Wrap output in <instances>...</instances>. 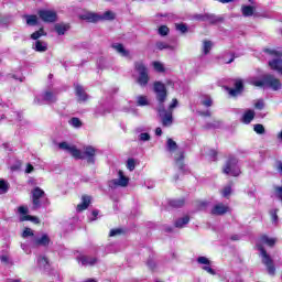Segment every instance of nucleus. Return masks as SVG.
<instances>
[{
	"label": "nucleus",
	"mask_w": 282,
	"mask_h": 282,
	"mask_svg": "<svg viewBox=\"0 0 282 282\" xmlns=\"http://www.w3.org/2000/svg\"><path fill=\"white\" fill-rule=\"evenodd\" d=\"M7 282H22L21 278L7 279Z\"/></svg>",
	"instance_id": "59"
},
{
	"label": "nucleus",
	"mask_w": 282,
	"mask_h": 282,
	"mask_svg": "<svg viewBox=\"0 0 282 282\" xmlns=\"http://www.w3.org/2000/svg\"><path fill=\"white\" fill-rule=\"evenodd\" d=\"M75 94L79 102H85L89 98V96L85 91V88L80 86V84H75Z\"/></svg>",
	"instance_id": "16"
},
{
	"label": "nucleus",
	"mask_w": 282,
	"mask_h": 282,
	"mask_svg": "<svg viewBox=\"0 0 282 282\" xmlns=\"http://www.w3.org/2000/svg\"><path fill=\"white\" fill-rule=\"evenodd\" d=\"M83 21H88L89 23H97V21H113L116 15L111 11H106L104 14L98 15L96 13L87 12L80 15Z\"/></svg>",
	"instance_id": "7"
},
{
	"label": "nucleus",
	"mask_w": 282,
	"mask_h": 282,
	"mask_svg": "<svg viewBox=\"0 0 282 282\" xmlns=\"http://www.w3.org/2000/svg\"><path fill=\"white\" fill-rule=\"evenodd\" d=\"M197 19L200 21H208L209 23H217L219 21V19H217L214 14L198 15Z\"/></svg>",
	"instance_id": "27"
},
{
	"label": "nucleus",
	"mask_w": 282,
	"mask_h": 282,
	"mask_svg": "<svg viewBox=\"0 0 282 282\" xmlns=\"http://www.w3.org/2000/svg\"><path fill=\"white\" fill-rule=\"evenodd\" d=\"M58 148L62 151L70 153L75 160H86L88 164H95L96 162V148L87 145L84 148V151L76 149L75 145H69L67 142H61Z\"/></svg>",
	"instance_id": "2"
},
{
	"label": "nucleus",
	"mask_w": 282,
	"mask_h": 282,
	"mask_svg": "<svg viewBox=\"0 0 282 282\" xmlns=\"http://www.w3.org/2000/svg\"><path fill=\"white\" fill-rule=\"evenodd\" d=\"M3 118H8L10 122H23V116L21 115V112H17L14 110H9L8 115H1L0 122L3 121Z\"/></svg>",
	"instance_id": "14"
},
{
	"label": "nucleus",
	"mask_w": 282,
	"mask_h": 282,
	"mask_svg": "<svg viewBox=\"0 0 282 282\" xmlns=\"http://www.w3.org/2000/svg\"><path fill=\"white\" fill-rule=\"evenodd\" d=\"M208 155H209V160H212V162H215V160H217V152L215 150H210Z\"/></svg>",
	"instance_id": "53"
},
{
	"label": "nucleus",
	"mask_w": 282,
	"mask_h": 282,
	"mask_svg": "<svg viewBox=\"0 0 282 282\" xmlns=\"http://www.w3.org/2000/svg\"><path fill=\"white\" fill-rule=\"evenodd\" d=\"M67 30H69V25L67 24H63V23L55 24V32H57L59 36H63V34H65Z\"/></svg>",
	"instance_id": "26"
},
{
	"label": "nucleus",
	"mask_w": 282,
	"mask_h": 282,
	"mask_svg": "<svg viewBox=\"0 0 282 282\" xmlns=\"http://www.w3.org/2000/svg\"><path fill=\"white\" fill-rule=\"evenodd\" d=\"M241 91H243V82L238 79L235 82V88L229 90V96H238V94H241Z\"/></svg>",
	"instance_id": "21"
},
{
	"label": "nucleus",
	"mask_w": 282,
	"mask_h": 282,
	"mask_svg": "<svg viewBox=\"0 0 282 282\" xmlns=\"http://www.w3.org/2000/svg\"><path fill=\"white\" fill-rule=\"evenodd\" d=\"M36 261L40 270H47V268H50V261L47 260V258L39 256Z\"/></svg>",
	"instance_id": "23"
},
{
	"label": "nucleus",
	"mask_w": 282,
	"mask_h": 282,
	"mask_svg": "<svg viewBox=\"0 0 282 282\" xmlns=\"http://www.w3.org/2000/svg\"><path fill=\"white\" fill-rule=\"evenodd\" d=\"M97 218H98V210L95 209L91 212V215L88 217V219L90 221H96Z\"/></svg>",
	"instance_id": "54"
},
{
	"label": "nucleus",
	"mask_w": 282,
	"mask_h": 282,
	"mask_svg": "<svg viewBox=\"0 0 282 282\" xmlns=\"http://www.w3.org/2000/svg\"><path fill=\"white\" fill-rule=\"evenodd\" d=\"M20 221H32L33 224H41L36 216H20Z\"/></svg>",
	"instance_id": "31"
},
{
	"label": "nucleus",
	"mask_w": 282,
	"mask_h": 282,
	"mask_svg": "<svg viewBox=\"0 0 282 282\" xmlns=\"http://www.w3.org/2000/svg\"><path fill=\"white\" fill-rule=\"evenodd\" d=\"M225 175H232V177H239L241 170L239 169L237 158L230 156L223 170Z\"/></svg>",
	"instance_id": "9"
},
{
	"label": "nucleus",
	"mask_w": 282,
	"mask_h": 282,
	"mask_svg": "<svg viewBox=\"0 0 282 282\" xmlns=\"http://www.w3.org/2000/svg\"><path fill=\"white\" fill-rule=\"evenodd\" d=\"M32 204L33 210H39V208L47 206V196H45V192L41 187H35L32 191Z\"/></svg>",
	"instance_id": "6"
},
{
	"label": "nucleus",
	"mask_w": 282,
	"mask_h": 282,
	"mask_svg": "<svg viewBox=\"0 0 282 282\" xmlns=\"http://www.w3.org/2000/svg\"><path fill=\"white\" fill-rule=\"evenodd\" d=\"M77 261L82 263V265H96V263H98V259L96 257L89 256H79Z\"/></svg>",
	"instance_id": "18"
},
{
	"label": "nucleus",
	"mask_w": 282,
	"mask_h": 282,
	"mask_svg": "<svg viewBox=\"0 0 282 282\" xmlns=\"http://www.w3.org/2000/svg\"><path fill=\"white\" fill-rule=\"evenodd\" d=\"M253 131L258 133L259 135H262V133H265V128L261 123H257L253 126Z\"/></svg>",
	"instance_id": "39"
},
{
	"label": "nucleus",
	"mask_w": 282,
	"mask_h": 282,
	"mask_svg": "<svg viewBox=\"0 0 282 282\" xmlns=\"http://www.w3.org/2000/svg\"><path fill=\"white\" fill-rule=\"evenodd\" d=\"M116 248H118V245H109L106 248V252H117Z\"/></svg>",
	"instance_id": "55"
},
{
	"label": "nucleus",
	"mask_w": 282,
	"mask_h": 282,
	"mask_svg": "<svg viewBox=\"0 0 282 282\" xmlns=\"http://www.w3.org/2000/svg\"><path fill=\"white\" fill-rule=\"evenodd\" d=\"M188 221H191V217L184 216L183 218L176 219L174 223V226H175V228H185V226H187Z\"/></svg>",
	"instance_id": "24"
},
{
	"label": "nucleus",
	"mask_w": 282,
	"mask_h": 282,
	"mask_svg": "<svg viewBox=\"0 0 282 282\" xmlns=\"http://www.w3.org/2000/svg\"><path fill=\"white\" fill-rule=\"evenodd\" d=\"M153 89L159 102L158 113L161 122L164 127H171L173 124V112L164 109V102H166L169 96L166 86L162 82H154Z\"/></svg>",
	"instance_id": "1"
},
{
	"label": "nucleus",
	"mask_w": 282,
	"mask_h": 282,
	"mask_svg": "<svg viewBox=\"0 0 282 282\" xmlns=\"http://www.w3.org/2000/svg\"><path fill=\"white\" fill-rule=\"evenodd\" d=\"M37 14L40 19L44 21V23H54L57 19L55 11H52V10L43 9V10H40Z\"/></svg>",
	"instance_id": "12"
},
{
	"label": "nucleus",
	"mask_w": 282,
	"mask_h": 282,
	"mask_svg": "<svg viewBox=\"0 0 282 282\" xmlns=\"http://www.w3.org/2000/svg\"><path fill=\"white\" fill-rule=\"evenodd\" d=\"M22 237L25 239L26 237H34V232L30 228H25L22 232Z\"/></svg>",
	"instance_id": "48"
},
{
	"label": "nucleus",
	"mask_w": 282,
	"mask_h": 282,
	"mask_svg": "<svg viewBox=\"0 0 282 282\" xmlns=\"http://www.w3.org/2000/svg\"><path fill=\"white\" fill-rule=\"evenodd\" d=\"M68 122L72 127H75L76 129L83 127V122L76 117H73Z\"/></svg>",
	"instance_id": "35"
},
{
	"label": "nucleus",
	"mask_w": 282,
	"mask_h": 282,
	"mask_svg": "<svg viewBox=\"0 0 282 282\" xmlns=\"http://www.w3.org/2000/svg\"><path fill=\"white\" fill-rule=\"evenodd\" d=\"M41 36H45V31L43 29H40L39 31H35L32 35L31 39L33 41H39V39H41Z\"/></svg>",
	"instance_id": "36"
},
{
	"label": "nucleus",
	"mask_w": 282,
	"mask_h": 282,
	"mask_svg": "<svg viewBox=\"0 0 282 282\" xmlns=\"http://www.w3.org/2000/svg\"><path fill=\"white\" fill-rule=\"evenodd\" d=\"M153 67L155 72H159V73L164 72V65L160 62H153Z\"/></svg>",
	"instance_id": "43"
},
{
	"label": "nucleus",
	"mask_w": 282,
	"mask_h": 282,
	"mask_svg": "<svg viewBox=\"0 0 282 282\" xmlns=\"http://www.w3.org/2000/svg\"><path fill=\"white\" fill-rule=\"evenodd\" d=\"M155 135H162V128L155 129Z\"/></svg>",
	"instance_id": "61"
},
{
	"label": "nucleus",
	"mask_w": 282,
	"mask_h": 282,
	"mask_svg": "<svg viewBox=\"0 0 282 282\" xmlns=\"http://www.w3.org/2000/svg\"><path fill=\"white\" fill-rule=\"evenodd\" d=\"M9 185L6 182V180L0 178V195H4V193H8Z\"/></svg>",
	"instance_id": "33"
},
{
	"label": "nucleus",
	"mask_w": 282,
	"mask_h": 282,
	"mask_svg": "<svg viewBox=\"0 0 282 282\" xmlns=\"http://www.w3.org/2000/svg\"><path fill=\"white\" fill-rule=\"evenodd\" d=\"M18 213L21 214V217H30V215H28V207L25 206H20Z\"/></svg>",
	"instance_id": "46"
},
{
	"label": "nucleus",
	"mask_w": 282,
	"mask_h": 282,
	"mask_svg": "<svg viewBox=\"0 0 282 282\" xmlns=\"http://www.w3.org/2000/svg\"><path fill=\"white\" fill-rule=\"evenodd\" d=\"M21 248H22V250H24L25 252H26V254H28V245H25V243H22L21 245Z\"/></svg>",
	"instance_id": "63"
},
{
	"label": "nucleus",
	"mask_w": 282,
	"mask_h": 282,
	"mask_svg": "<svg viewBox=\"0 0 282 282\" xmlns=\"http://www.w3.org/2000/svg\"><path fill=\"white\" fill-rule=\"evenodd\" d=\"M134 69L139 74V77L137 78L138 85H140V87H147V85H149V69L147 68L144 63L137 62L134 64Z\"/></svg>",
	"instance_id": "8"
},
{
	"label": "nucleus",
	"mask_w": 282,
	"mask_h": 282,
	"mask_svg": "<svg viewBox=\"0 0 282 282\" xmlns=\"http://www.w3.org/2000/svg\"><path fill=\"white\" fill-rule=\"evenodd\" d=\"M34 102L35 105H43V101L39 97L34 99Z\"/></svg>",
	"instance_id": "62"
},
{
	"label": "nucleus",
	"mask_w": 282,
	"mask_h": 282,
	"mask_svg": "<svg viewBox=\"0 0 282 282\" xmlns=\"http://www.w3.org/2000/svg\"><path fill=\"white\" fill-rule=\"evenodd\" d=\"M127 169H128L129 171H135V160L129 159V160L127 161Z\"/></svg>",
	"instance_id": "44"
},
{
	"label": "nucleus",
	"mask_w": 282,
	"mask_h": 282,
	"mask_svg": "<svg viewBox=\"0 0 282 282\" xmlns=\"http://www.w3.org/2000/svg\"><path fill=\"white\" fill-rule=\"evenodd\" d=\"M213 50V42L212 41H204L203 43V54H208Z\"/></svg>",
	"instance_id": "32"
},
{
	"label": "nucleus",
	"mask_w": 282,
	"mask_h": 282,
	"mask_svg": "<svg viewBox=\"0 0 282 282\" xmlns=\"http://www.w3.org/2000/svg\"><path fill=\"white\" fill-rule=\"evenodd\" d=\"M200 105H204V107H213V99L210 98V96H205L200 100Z\"/></svg>",
	"instance_id": "38"
},
{
	"label": "nucleus",
	"mask_w": 282,
	"mask_h": 282,
	"mask_svg": "<svg viewBox=\"0 0 282 282\" xmlns=\"http://www.w3.org/2000/svg\"><path fill=\"white\" fill-rule=\"evenodd\" d=\"M137 104L139 107H147V105H149V100L144 96H139L137 98Z\"/></svg>",
	"instance_id": "37"
},
{
	"label": "nucleus",
	"mask_w": 282,
	"mask_h": 282,
	"mask_svg": "<svg viewBox=\"0 0 282 282\" xmlns=\"http://www.w3.org/2000/svg\"><path fill=\"white\" fill-rule=\"evenodd\" d=\"M112 50H116L121 56H129V51L124 50V46L120 43L112 44Z\"/></svg>",
	"instance_id": "25"
},
{
	"label": "nucleus",
	"mask_w": 282,
	"mask_h": 282,
	"mask_svg": "<svg viewBox=\"0 0 282 282\" xmlns=\"http://www.w3.org/2000/svg\"><path fill=\"white\" fill-rule=\"evenodd\" d=\"M247 83L253 85V87H268L269 89H273V91L281 89V80L270 74L264 75L261 79L259 77H249Z\"/></svg>",
	"instance_id": "4"
},
{
	"label": "nucleus",
	"mask_w": 282,
	"mask_h": 282,
	"mask_svg": "<svg viewBox=\"0 0 282 282\" xmlns=\"http://www.w3.org/2000/svg\"><path fill=\"white\" fill-rule=\"evenodd\" d=\"M278 170L280 171L281 175H282V162L278 163Z\"/></svg>",
	"instance_id": "64"
},
{
	"label": "nucleus",
	"mask_w": 282,
	"mask_h": 282,
	"mask_svg": "<svg viewBox=\"0 0 282 282\" xmlns=\"http://www.w3.org/2000/svg\"><path fill=\"white\" fill-rule=\"evenodd\" d=\"M58 94L57 89L54 90H45L42 95L41 98L44 100V102H47V105H52L53 102H56V96Z\"/></svg>",
	"instance_id": "15"
},
{
	"label": "nucleus",
	"mask_w": 282,
	"mask_h": 282,
	"mask_svg": "<svg viewBox=\"0 0 282 282\" xmlns=\"http://www.w3.org/2000/svg\"><path fill=\"white\" fill-rule=\"evenodd\" d=\"M276 213H279L278 209H272L270 212L272 224H274V226H276V224H279V216L276 215Z\"/></svg>",
	"instance_id": "40"
},
{
	"label": "nucleus",
	"mask_w": 282,
	"mask_h": 282,
	"mask_svg": "<svg viewBox=\"0 0 282 282\" xmlns=\"http://www.w3.org/2000/svg\"><path fill=\"white\" fill-rule=\"evenodd\" d=\"M117 235H122V229H120V228L111 229L109 237H116Z\"/></svg>",
	"instance_id": "51"
},
{
	"label": "nucleus",
	"mask_w": 282,
	"mask_h": 282,
	"mask_svg": "<svg viewBox=\"0 0 282 282\" xmlns=\"http://www.w3.org/2000/svg\"><path fill=\"white\" fill-rule=\"evenodd\" d=\"M166 152L174 155L175 165L180 171H186V165H184V151L177 149V143L173 139H167Z\"/></svg>",
	"instance_id": "5"
},
{
	"label": "nucleus",
	"mask_w": 282,
	"mask_h": 282,
	"mask_svg": "<svg viewBox=\"0 0 282 282\" xmlns=\"http://www.w3.org/2000/svg\"><path fill=\"white\" fill-rule=\"evenodd\" d=\"M32 171H34V165L29 163L26 165L25 173L30 174L32 173Z\"/></svg>",
	"instance_id": "57"
},
{
	"label": "nucleus",
	"mask_w": 282,
	"mask_h": 282,
	"mask_svg": "<svg viewBox=\"0 0 282 282\" xmlns=\"http://www.w3.org/2000/svg\"><path fill=\"white\" fill-rule=\"evenodd\" d=\"M175 107H177V99H173L171 105L169 106L167 111H173V109H175Z\"/></svg>",
	"instance_id": "56"
},
{
	"label": "nucleus",
	"mask_w": 282,
	"mask_h": 282,
	"mask_svg": "<svg viewBox=\"0 0 282 282\" xmlns=\"http://www.w3.org/2000/svg\"><path fill=\"white\" fill-rule=\"evenodd\" d=\"M264 52L270 54V56H276L278 58L270 61L269 66L271 69H274L279 74H282V59L279 57L281 56V52L272 48H265Z\"/></svg>",
	"instance_id": "10"
},
{
	"label": "nucleus",
	"mask_w": 282,
	"mask_h": 282,
	"mask_svg": "<svg viewBox=\"0 0 282 282\" xmlns=\"http://www.w3.org/2000/svg\"><path fill=\"white\" fill-rule=\"evenodd\" d=\"M118 177L109 182V187L110 188H118L119 186L121 188H124L129 186V177L124 176V172L121 170L118 172Z\"/></svg>",
	"instance_id": "11"
},
{
	"label": "nucleus",
	"mask_w": 282,
	"mask_h": 282,
	"mask_svg": "<svg viewBox=\"0 0 282 282\" xmlns=\"http://www.w3.org/2000/svg\"><path fill=\"white\" fill-rule=\"evenodd\" d=\"M184 204H185L184 198L170 200V206H172V208H182V206H184Z\"/></svg>",
	"instance_id": "29"
},
{
	"label": "nucleus",
	"mask_w": 282,
	"mask_h": 282,
	"mask_svg": "<svg viewBox=\"0 0 282 282\" xmlns=\"http://www.w3.org/2000/svg\"><path fill=\"white\" fill-rule=\"evenodd\" d=\"M169 32H170V30H169V26H166V25H161V26L159 28V34H160V36H167V35H169Z\"/></svg>",
	"instance_id": "41"
},
{
	"label": "nucleus",
	"mask_w": 282,
	"mask_h": 282,
	"mask_svg": "<svg viewBox=\"0 0 282 282\" xmlns=\"http://www.w3.org/2000/svg\"><path fill=\"white\" fill-rule=\"evenodd\" d=\"M230 212V207L228 205H224L223 203L216 204L212 208V215H226V213Z\"/></svg>",
	"instance_id": "17"
},
{
	"label": "nucleus",
	"mask_w": 282,
	"mask_h": 282,
	"mask_svg": "<svg viewBox=\"0 0 282 282\" xmlns=\"http://www.w3.org/2000/svg\"><path fill=\"white\" fill-rule=\"evenodd\" d=\"M158 19H162V21H166V15H164V14H156V20L155 21H159Z\"/></svg>",
	"instance_id": "60"
},
{
	"label": "nucleus",
	"mask_w": 282,
	"mask_h": 282,
	"mask_svg": "<svg viewBox=\"0 0 282 282\" xmlns=\"http://www.w3.org/2000/svg\"><path fill=\"white\" fill-rule=\"evenodd\" d=\"M254 120V110L248 109L243 112L241 117V122L243 124H250Z\"/></svg>",
	"instance_id": "19"
},
{
	"label": "nucleus",
	"mask_w": 282,
	"mask_h": 282,
	"mask_svg": "<svg viewBox=\"0 0 282 282\" xmlns=\"http://www.w3.org/2000/svg\"><path fill=\"white\" fill-rule=\"evenodd\" d=\"M34 50H35V52H47V43L41 42V41L37 40L35 42Z\"/></svg>",
	"instance_id": "28"
},
{
	"label": "nucleus",
	"mask_w": 282,
	"mask_h": 282,
	"mask_svg": "<svg viewBox=\"0 0 282 282\" xmlns=\"http://www.w3.org/2000/svg\"><path fill=\"white\" fill-rule=\"evenodd\" d=\"M278 198L282 202V187L276 188Z\"/></svg>",
	"instance_id": "58"
},
{
	"label": "nucleus",
	"mask_w": 282,
	"mask_h": 282,
	"mask_svg": "<svg viewBox=\"0 0 282 282\" xmlns=\"http://www.w3.org/2000/svg\"><path fill=\"white\" fill-rule=\"evenodd\" d=\"M156 47L159 50H171V45H169L166 42H156Z\"/></svg>",
	"instance_id": "45"
},
{
	"label": "nucleus",
	"mask_w": 282,
	"mask_h": 282,
	"mask_svg": "<svg viewBox=\"0 0 282 282\" xmlns=\"http://www.w3.org/2000/svg\"><path fill=\"white\" fill-rule=\"evenodd\" d=\"M139 140L140 142H149V140H151V134L148 132H142L139 134Z\"/></svg>",
	"instance_id": "42"
},
{
	"label": "nucleus",
	"mask_w": 282,
	"mask_h": 282,
	"mask_svg": "<svg viewBox=\"0 0 282 282\" xmlns=\"http://www.w3.org/2000/svg\"><path fill=\"white\" fill-rule=\"evenodd\" d=\"M89 204H91V196H83L82 203L77 205V213H83V210H87V208H89Z\"/></svg>",
	"instance_id": "20"
},
{
	"label": "nucleus",
	"mask_w": 282,
	"mask_h": 282,
	"mask_svg": "<svg viewBox=\"0 0 282 282\" xmlns=\"http://www.w3.org/2000/svg\"><path fill=\"white\" fill-rule=\"evenodd\" d=\"M221 193L223 197H228L232 193V188L230 186H226Z\"/></svg>",
	"instance_id": "50"
},
{
	"label": "nucleus",
	"mask_w": 282,
	"mask_h": 282,
	"mask_svg": "<svg viewBox=\"0 0 282 282\" xmlns=\"http://www.w3.org/2000/svg\"><path fill=\"white\" fill-rule=\"evenodd\" d=\"M25 19L29 25H36V23H39V18L36 15H25Z\"/></svg>",
	"instance_id": "34"
},
{
	"label": "nucleus",
	"mask_w": 282,
	"mask_h": 282,
	"mask_svg": "<svg viewBox=\"0 0 282 282\" xmlns=\"http://www.w3.org/2000/svg\"><path fill=\"white\" fill-rule=\"evenodd\" d=\"M262 243H265L267 246L272 248L274 246V243H276V238H270L264 235L257 242V248L261 254L262 263L265 264L269 274H274V272L276 271V269L274 268V262H272V258H270V256L263 248Z\"/></svg>",
	"instance_id": "3"
},
{
	"label": "nucleus",
	"mask_w": 282,
	"mask_h": 282,
	"mask_svg": "<svg viewBox=\"0 0 282 282\" xmlns=\"http://www.w3.org/2000/svg\"><path fill=\"white\" fill-rule=\"evenodd\" d=\"M33 243L34 246H50V237L44 234L41 238H34Z\"/></svg>",
	"instance_id": "22"
},
{
	"label": "nucleus",
	"mask_w": 282,
	"mask_h": 282,
	"mask_svg": "<svg viewBox=\"0 0 282 282\" xmlns=\"http://www.w3.org/2000/svg\"><path fill=\"white\" fill-rule=\"evenodd\" d=\"M196 261L199 265H203V270H205V272H207L208 274H212L213 276L217 274V272H215L214 269H212L210 260L208 258L200 256L197 258Z\"/></svg>",
	"instance_id": "13"
},
{
	"label": "nucleus",
	"mask_w": 282,
	"mask_h": 282,
	"mask_svg": "<svg viewBox=\"0 0 282 282\" xmlns=\"http://www.w3.org/2000/svg\"><path fill=\"white\" fill-rule=\"evenodd\" d=\"M0 261L1 263H4V265H12V262L8 256H0Z\"/></svg>",
	"instance_id": "49"
},
{
	"label": "nucleus",
	"mask_w": 282,
	"mask_h": 282,
	"mask_svg": "<svg viewBox=\"0 0 282 282\" xmlns=\"http://www.w3.org/2000/svg\"><path fill=\"white\" fill-rule=\"evenodd\" d=\"M176 30L178 32H182V34H185V32H188V28L186 26V24H176Z\"/></svg>",
	"instance_id": "47"
},
{
	"label": "nucleus",
	"mask_w": 282,
	"mask_h": 282,
	"mask_svg": "<svg viewBox=\"0 0 282 282\" xmlns=\"http://www.w3.org/2000/svg\"><path fill=\"white\" fill-rule=\"evenodd\" d=\"M242 14H243V17H252L254 14V7L243 6Z\"/></svg>",
	"instance_id": "30"
},
{
	"label": "nucleus",
	"mask_w": 282,
	"mask_h": 282,
	"mask_svg": "<svg viewBox=\"0 0 282 282\" xmlns=\"http://www.w3.org/2000/svg\"><path fill=\"white\" fill-rule=\"evenodd\" d=\"M256 109H263V107H265V104L263 102V99H259L256 104H254Z\"/></svg>",
	"instance_id": "52"
}]
</instances>
